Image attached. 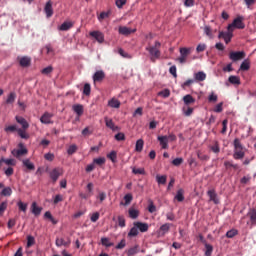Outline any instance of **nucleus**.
<instances>
[{
  "mask_svg": "<svg viewBox=\"0 0 256 256\" xmlns=\"http://www.w3.org/2000/svg\"><path fill=\"white\" fill-rule=\"evenodd\" d=\"M92 79L94 83H101V81L105 79V72H103L102 70L96 71Z\"/></svg>",
  "mask_w": 256,
  "mask_h": 256,
  "instance_id": "ddd939ff",
  "label": "nucleus"
},
{
  "mask_svg": "<svg viewBox=\"0 0 256 256\" xmlns=\"http://www.w3.org/2000/svg\"><path fill=\"white\" fill-rule=\"evenodd\" d=\"M159 49H161V42L159 41H156L154 46L146 47V51H148L152 63H155V61L161 57V50Z\"/></svg>",
  "mask_w": 256,
  "mask_h": 256,
  "instance_id": "f257e3e1",
  "label": "nucleus"
},
{
  "mask_svg": "<svg viewBox=\"0 0 256 256\" xmlns=\"http://www.w3.org/2000/svg\"><path fill=\"white\" fill-rule=\"evenodd\" d=\"M116 141H125V134L124 133H118L115 135Z\"/></svg>",
  "mask_w": 256,
  "mask_h": 256,
  "instance_id": "338daca9",
  "label": "nucleus"
},
{
  "mask_svg": "<svg viewBox=\"0 0 256 256\" xmlns=\"http://www.w3.org/2000/svg\"><path fill=\"white\" fill-rule=\"evenodd\" d=\"M16 121L17 123H19V125H22V129H24V131L26 129H29V123L27 122V120H25V118L21 116H16Z\"/></svg>",
  "mask_w": 256,
  "mask_h": 256,
  "instance_id": "5701e85b",
  "label": "nucleus"
},
{
  "mask_svg": "<svg viewBox=\"0 0 256 256\" xmlns=\"http://www.w3.org/2000/svg\"><path fill=\"white\" fill-rule=\"evenodd\" d=\"M90 37H93L94 39H96L98 43H103V41H105V35H103V33L100 31L90 32Z\"/></svg>",
  "mask_w": 256,
  "mask_h": 256,
  "instance_id": "9b49d317",
  "label": "nucleus"
},
{
  "mask_svg": "<svg viewBox=\"0 0 256 256\" xmlns=\"http://www.w3.org/2000/svg\"><path fill=\"white\" fill-rule=\"evenodd\" d=\"M23 166L27 167L29 171H35V164L31 163V160L25 159L22 161Z\"/></svg>",
  "mask_w": 256,
  "mask_h": 256,
  "instance_id": "c756f323",
  "label": "nucleus"
},
{
  "mask_svg": "<svg viewBox=\"0 0 256 256\" xmlns=\"http://www.w3.org/2000/svg\"><path fill=\"white\" fill-rule=\"evenodd\" d=\"M217 99H219V97L217 96V94H215V92H211L208 96L209 103H217Z\"/></svg>",
  "mask_w": 256,
  "mask_h": 256,
  "instance_id": "de8ad7c7",
  "label": "nucleus"
},
{
  "mask_svg": "<svg viewBox=\"0 0 256 256\" xmlns=\"http://www.w3.org/2000/svg\"><path fill=\"white\" fill-rule=\"evenodd\" d=\"M44 13H46V17H53V2L48 1L44 7Z\"/></svg>",
  "mask_w": 256,
  "mask_h": 256,
  "instance_id": "4468645a",
  "label": "nucleus"
},
{
  "mask_svg": "<svg viewBox=\"0 0 256 256\" xmlns=\"http://www.w3.org/2000/svg\"><path fill=\"white\" fill-rule=\"evenodd\" d=\"M20 67H31V57L23 56L18 57Z\"/></svg>",
  "mask_w": 256,
  "mask_h": 256,
  "instance_id": "9d476101",
  "label": "nucleus"
},
{
  "mask_svg": "<svg viewBox=\"0 0 256 256\" xmlns=\"http://www.w3.org/2000/svg\"><path fill=\"white\" fill-rule=\"evenodd\" d=\"M73 27V22H64L60 26V31H69Z\"/></svg>",
  "mask_w": 256,
  "mask_h": 256,
  "instance_id": "c9c22d12",
  "label": "nucleus"
},
{
  "mask_svg": "<svg viewBox=\"0 0 256 256\" xmlns=\"http://www.w3.org/2000/svg\"><path fill=\"white\" fill-rule=\"evenodd\" d=\"M132 173H134V175H145V169L144 168H133Z\"/></svg>",
  "mask_w": 256,
  "mask_h": 256,
  "instance_id": "4d7b16f0",
  "label": "nucleus"
},
{
  "mask_svg": "<svg viewBox=\"0 0 256 256\" xmlns=\"http://www.w3.org/2000/svg\"><path fill=\"white\" fill-rule=\"evenodd\" d=\"M110 15H111V12H102L98 16V20L103 21V19H107V17H109Z\"/></svg>",
  "mask_w": 256,
  "mask_h": 256,
  "instance_id": "69168bd1",
  "label": "nucleus"
},
{
  "mask_svg": "<svg viewBox=\"0 0 256 256\" xmlns=\"http://www.w3.org/2000/svg\"><path fill=\"white\" fill-rule=\"evenodd\" d=\"M136 32H137V29H131V28L126 27V26H120L118 28L119 35H125L126 37L131 35L132 33H136Z\"/></svg>",
  "mask_w": 256,
  "mask_h": 256,
  "instance_id": "6e6552de",
  "label": "nucleus"
},
{
  "mask_svg": "<svg viewBox=\"0 0 256 256\" xmlns=\"http://www.w3.org/2000/svg\"><path fill=\"white\" fill-rule=\"evenodd\" d=\"M108 159L112 161V163H117V152L112 151L109 154H107Z\"/></svg>",
  "mask_w": 256,
  "mask_h": 256,
  "instance_id": "09e8293b",
  "label": "nucleus"
},
{
  "mask_svg": "<svg viewBox=\"0 0 256 256\" xmlns=\"http://www.w3.org/2000/svg\"><path fill=\"white\" fill-rule=\"evenodd\" d=\"M249 69H251V60L247 58L241 63L239 71H249Z\"/></svg>",
  "mask_w": 256,
  "mask_h": 256,
  "instance_id": "6ab92c4d",
  "label": "nucleus"
},
{
  "mask_svg": "<svg viewBox=\"0 0 256 256\" xmlns=\"http://www.w3.org/2000/svg\"><path fill=\"white\" fill-rule=\"evenodd\" d=\"M228 123H229V121L227 119L222 121V130H221L222 135H225L227 133V124Z\"/></svg>",
  "mask_w": 256,
  "mask_h": 256,
  "instance_id": "e2e57ef3",
  "label": "nucleus"
},
{
  "mask_svg": "<svg viewBox=\"0 0 256 256\" xmlns=\"http://www.w3.org/2000/svg\"><path fill=\"white\" fill-rule=\"evenodd\" d=\"M104 121L108 129H111V131H119V126H116L112 119L105 117Z\"/></svg>",
  "mask_w": 256,
  "mask_h": 256,
  "instance_id": "f3484780",
  "label": "nucleus"
},
{
  "mask_svg": "<svg viewBox=\"0 0 256 256\" xmlns=\"http://www.w3.org/2000/svg\"><path fill=\"white\" fill-rule=\"evenodd\" d=\"M56 247H69L71 245V238L67 237L66 240L64 238H56Z\"/></svg>",
  "mask_w": 256,
  "mask_h": 256,
  "instance_id": "1a4fd4ad",
  "label": "nucleus"
},
{
  "mask_svg": "<svg viewBox=\"0 0 256 256\" xmlns=\"http://www.w3.org/2000/svg\"><path fill=\"white\" fill-rule=\"evenodd\" d=\"M204 33L209 37L210 39H213V30L211 29V26H205L204 27Z\"/></svg>",
  "mask_w": 256,
  "mask_h": 256,
  "instance_id": "8fccbe9b",
  "label": "nucleus"
},
{
  "mask_svg": "<svg viewBox=\"0 0 256 256\" xmlns=\"http://www.w3.org/2000/svg\"><path fill=\"white\" fill-rule=\"evenodd\" d=\"M18 147L20 149H14L11 152L13 157H16V159H19V157H23V155H27L28 153L27 148H25V145L23 143H19Z\"/></svg>",
  "mask_w": 256,
  "mask_h": 256,
  "instance_id": "20e7f679",
  "label": "nucleus"
},
{
  "mask_svg": "<svg viewBox=\"0 0 256 256\" xmlns=\"http://www.w3.org/2000/svg\"><path fill=\"white\" fill-rule=\"evenodd\" d=\"M17 206L20 211H23V213L27 212V204L23 203L22 201H19L17 203Z\"/></svg>",
  "mask_w": 256,
  "mask_h": 256,
  "instance_id": "5fc2aeb1",
  "label": "nucleus"
},
{
  "mask_svg": "<svg viewBox=\"0 0 256 256\" xmlns=\"http://www.w3.org/2000/svg\"><path fill=\"white\" fill-rule=\"evenodd\" d=\"M83 95H86L87 97L88 95H91V84L89 83L84 84Z\"/></svg>",
  "mask_w": 256,
  "mask_h": 256,
  "instance_id": "a18cd8bd",
  "label": "nucleus"
},
{
  "mask_svg": "<svg viewBox=\"0 0 256 256\" xmlns=\"http://www.w3.org/2000/svg\"><path fill=\"white\" fill-rule=\"evenodd\" d=\"M228 81L232 85H241V79L238 76H230Z\"/></svg>",
  "mask_w": 256,
  "mask_h": 256,
  "instance_id": "f704fd0d",
  "label": "nucleus"
},
{
  "mask_svg": "<svg viewBox=\"0 0 256 256\" xmlns=\"http://www.w3.org/2000/svg\"><path fill=\"white\" fill-rule=\"evenodd\" d=\"M189 55H191V48H180L179 63H187V57H189Z\"/></svg>",
  "mask_w": 256,
  "mask_h": 256,
  "instance_id": "39448f33",
  "label": "nucleus"
},
{
  "mask_svg": "<svg viewBox=\"0 0 256 256\" xmlns=\"http://www.w3.org/2000/svg\"><path fill=\"white\" fill-rule=\"evenodd\" d=\"M138 235H139V229L136 226L132 227L128 232V237H137Z\"/></svg>",
  "mask_w": 256,
  "mask_h": 256,
  "instance_id": "a19ab883",
  "label": "nucleus"
},
{
  "mask_svg": "<svg viewBox=\"0 0 256 256\" xmlns=\"http://www.w3.org/2000/svg\"><path fill=\"white\" fill-rule=\"evenodd\" d=\"M213 153H220L221 148L219 147V142H215L214 145L210 146Z\"/></svg>",
  "mask_w": 256,
  "mask_h": 256,
  "instance_id": "864d4df0",
  "label": "nucleus"
},
{
  "mask_svg": "<svg viewBox=\"0 0 256 256\" xmlns=\"http://www.w3.org/2000/svg\"><path fill=\"white\" fill-rule=\"evenodd\" d=\"M101 244L104 246V247H113V242H111V240H109V238L107 237H103L101 238Z\"/></svg>",
  "mask_w": 256,
  "mask_h": 256,
  "instance_id": "e433bc0d",
  "label": "nucleus"
},
{
  "mask_svg": "<svg viewBox=\"0 0 256 256\" xmlns=\"http://www.w3.org/2000/svg\"><path fill=\"white\" fill-rule=\"evenodd\" d=\"M246 56L244 51L230 52L229 59L231 61H241Z\"/></svg>",
  "mask_w": 256,
  "mask_h": 256,
  "instance_id": "0eeeda50",
  "label": "nucleus"
},
{
  "mask_svg": "<svg viewBox=\"0 0 256 256\" xmlns=\"http://www.w3.org/2000/svg\"><path fill=\"white\" fill-rule=\"evenodd\" d=\"M31 211H32L33 215L38 217V215H41V211H43V208L37 206V202H33L31 205Z\"/></svg>",
  "mask_w": 256,
  "mask_h": 256,
  "instance_id": "aec40b11",
  "label": "nucleus"
},
{
  "mask_svg": "<svg viewBox=\"0 0 256 256\" xmlns=\"http://www.w3.org/2000/svg\"><path fill=\"white\" fill-rule=\"evenodd\" d=\"M12 194H13V190L11 189V187H6L1 192V195L3 197H11Z\"/></svg>",
  "mask_w": 256,
  "mask_h": 256,
  "instance_id": "ea45409f",
  "label": "nucleus"
},
{
  "mask_svg": "<svg viewBox=\"0 0 256 256\" xmlns=\"http://www.w3.org/2000/svg\"><path fill=\"white\" fill-rule=\"evenodd\" d=\"M42 75H49L50 73H53V66H48L46 68H43L41 70Z\"/></svg>",
  "mask_w": 256,
  "mask_h": 256,
  "instance_id": "bf43d9fd",
  "label": "nucleus"
},
{
  "mask_svg": "<svg viewBox=\"0 0 256 256\" xmlns=\"http://www.w3.org/2000/svg\"><path fill=\"white\" fill-rule=\"evenodd\" d=\"M185 191L183 189H179L176 193L175 199L179 201V203L185 201V196H184Z\"/></svg>",
  "mask_w": 256,
  "mask_h": 256,
  "instance_id": "7c9ffc66",
  "label": "nucleus"
},
{
  "mask_svg": "<svg viewBox=\"0 0 256 256\" xmlns=\"http://www.w3.org/2000/svg\"><path fill=\"white\" fill-rule=\"evenodd\" d=\"M17 99V93L11 92L7 99H6V104L7 105H13L15 103V100Z\"/></svg>",
  "mask_w": 256,
  "mask_h": 256,
  "instance_id": "bb28decb",
  "label": "nucleus"
},
{
  "mask_svg": "<svg viewBox=\"0 0 256 256\" xmlns=\"http://www.w3.org/2000/svg\"><path fill=\"white\" fill-rule=\"evenodd\" d=\"M207 195L210 197V201H213V203L216 205L219 203V199H217V193H215V190H209Z\"/></svg>",
  "mask_w": 256,
  "mask_h": 256,
  "instance_id": "cd10ccee",
  "label": "nucleus"
},
{
  "mask_svg": "<svg viewBox=\"0 0 256 256\" xmlns=\"http://www.w3.org/2000/svg\"><path fill=\"white\" fill-rule=\"evenodd\" d=\"M128 213L131 219H137V217H139V211L136 209L131 208L129 209Z\"/></svg>",
  "mask_w": 256,
  "mask_h": 256,
  "instance_id": "37998d69",
  "label": "nucleus"
},
{
  "mask_svg": "<svg viewBox=\"0 0 256 256\" xmlns=\"http://www.w3.org/2000/svg\"><path fill=\"white\" fill-rule=\"evenodd\" d=\"M61 175H63V169L54 168L50 172V179H52L53 183H57V180L59 179V177H61Z\"/></svg>",
  "mask_w": 256,
  "mask_h": 256,
  "instance_id": "423d86ee",
  "label": "nucleus"
},
{
  "mask_svg": "<svg viewBox=\"0 0 256 256\" xmlns=\"http://www.w3.org/2000/svg\"><path fill=\"white\" fill-rule=\"evenodd\" d=\"M144 145H145V142L143 141V139L137 140L136 146H135V151H137V153H141V151H143Z\"/></svg>",
  "mask_w": 256,
  "mask_h": 256,
  "instance_id": "473e14b6",
  "label": "nucleus"
},
{
  "mask_svg": "<svg viewBox=\"0 0 256 256\" xmlns=\"http://www.w3.org/2000/svg\"><path fill=\"white\" fill-rule=\"evenodd\" d=\"M245 27V23H243V17L238 16L233 20L231 24L228 25V31H235V29H243Z\"/></svg>",
  "mask_w": 256,
  "mask_h": 256,
  "instance_id": "7ed1b4c3",
  "label": "nucleus"
},
{
  "mask_svg": "<svg viewBox=\"0 0 256 256\" xmlns=\"http://www.w3.org/2000/svg\"><path fill=\"white\" fill-rule=\"evenodd\" d=\"M234 154L233 158L237 161L239 159H243L245 157V147L241 144V140L239 138L234 139Z\"/></svg>",
  "mask_w": 256,
  "mask_h": 256,
  "instance_id": "f03ea898",
  "label": "nucleus"
},
{
  "mask_svg": "<svg viewBox=\"0 0 256 256\" xmlns=\"http://www.w3.org/2000/svg\"><path fill=\"white\" fill-rule=\"evenodd\" d=\"M160 97H164V99H167L171 95V91L169 89H164L158 93Z\"/></svg>",
  "mask_w": 256,
  "mask_h": 256,
  "instance_id": "3c124183",
  "label": "nucleus"
},
{
  "mask_svg": "<svg viewBox=\"0 0 256 256\" xmlns=\"http://www.w3.org/2000/svg\"><path fill=\"white\" fill-rule=\"evenodd\" d=\"M3 163H5V165H9L10 167H15V165H17V161H15V159L13 158H10V159L1 158L0 167L1 165H3Z\"/></svg>",
  "mask_w": 256,
  "mask_h": 256,
  "instance_id": "4be33fe9",
  "label": "nucleus"
},
{
  "mask_svg": "<svg viewBox=\"0 0 256 256\" xmlns=\"http://www.w3.org/2000/svg\"><path fill=\"white\" fill-rule=\"evenodd\" d=\"M72 109H73L74 113H76V115L78 117H81V115H83V111H84L83 105L75 104V105L72 106Z\"/></svg>",
  "mask_w": 256,
  "mask_h": 256,
  "instance_id": "393cba45",
  "label": "nucleus"
},
{
  "mask_svg": "<svg viewBox=\"0 0 256 256\" xmlns=\"http://www.w3.org/2000/svg\"><path fill=\"white\" fill-rule=\"evenodd\" d=\"M17 133L19 135V137H21V139H29V135L27 133H25V130L23 129H18Z\"/></svg>",
  "mask_w": 256,
  "mask_h": 256,
  "instance_id": "6e6d98bb",
  "label": "nucleus"
},
{
  "mask_svg": "<svg viewBox=\"0 0 256 256\" xmlns=\"http://www.w3.org/2000/svg\"><path fill=\"white\" fill-rule=\"evenodd\" d=\"M183 102L185 105H193L195 103V98L191 94H187L183 97Z\"/></svg>",
  "mask_w": 256,
  "mask_h": 256,
  "instance_id": "c85d7f7f",
  "label": "nucleus"
},
{
  "mask_svg": "<svg viewBox=\"0 0 256 256\" xmlns=\"http://www.w3.org/2000/svg\"><path fill=\"white\" fill-rule=\"evenodd\" d=\"M231 39H233V30H228L224 36V41L226 44H228L231 43Z\"/></svg>",
  "mask_w": 256,
  "mask_h": 256,
  "instance_id": "4c0bfd02",
  "label": "nucleus"
},
{
  "mask_svg": "<svg viewBox=\"0 0 256 256\" xmlns=\"http://www.w3.org/2000/svg\"><path fill=\"white\" fill-rule=\"evenodd\" d=\"M127 246V241L125 239H122L120 243H118L115 247V249H125Z\"/></svg>",
  "mask_w": 256,
  "mask_h": 256,
  "instance_id": "680f3d73",
  "label": "nucleus"
},
{
  "mask_svg": "<svg viewBox=\"0 0 256 256\" xmlns=\"http://www.w3.org/2000/svg\"><path fill=\"white\" fill-rule=\"evenodd\" d=\"M118 225L119 227H125V217L118 216Z\"/></svg>",
  "mask_w": 256,
  "mask_h": 256,
  "instance_id": "774afa93",
  "label": "nucleus"
},
{
  "mask_svg": "<svg viewBox=\"0 0 256 256\" xmlns=\"http://www.w3.org/2000/svg\"><path fill=\"white\" fill-rule=\"evenodd\" d=\"M157 140L159 141L160 146L162 147V149H169V137H167V135L158 136Z\"/></svg>",
  "mask_w": 256,
  "mask_h": 256,
  "instance_id": "f8f14e48",
  "label": "nucleus"
},
{
  "mask_svg": "<svg viewBox=\"0 0 256 256\" xmlns=\"http://www.w3.org/2000/svg\"><path fill=\"white\" fill-rule=\"evenodd\" d=\"M124 201H125V203L123 204V202H121V205H130L131 202L133 201V195H131V194H126V195L124 196Z\"/></svg>",
  "mask_w": 256,
  "mask_h": 256,
  "instance_id": "49530a36",
  "label": "nucleus"
},
{
  "mask_svg": "<svg viewBox=\"0 0 256 256\" xmlns=\"http://www.w3.org/2000/svg\"><path fill=\"white\" fill-rule=\"evenodd\" d=\"M134 227H137L141 233H147L149 231V224L143 222H135Z\"/></svg>",
  "mask_w": 256,
  "mask_h": 256,
  "instance_id": "dca6fc26",
  "label": "nucleus"
},
{
  "mask_svg": "<svg viewBox=\"0 0 256 256\" xmlns=\"http://www.w3.org/2000/svg\"><path fill=\"white\" fill-rule=\"evenodd\" d=\"M238 231L235 230V229H232V230H229L227 233H226V237L228 239H233V237H235V235H237Z\"/></svg>",
  "mask_w": 256,
  "mask_h": 256,
  "instance_id": "052dcab7",
  "label": "nucleus"
},
{
  "mask_svg": "<svg viewBox=\"0 0 256 256\" xmlns=\"http://www.w3.org/2000/svg\"><path fill=\"white\" fill-rule=\"evenodd\" d=\"M204 247H205V256L213 255V245L206 242V244H204Z\"/></svg>",
  "mask_w": 256,
  "mask_h": 256,
  "instance_id": "72a5a7b5",
  "label": "nucleus"
},
{
  "mask_svg": "<svg viewBox=\"0 0 256 256\" xmlns=\"http://www.w3.org/2000/svg\"><path fill=\"white\" fill-rule=\"evenodd\" d=\"M33 245H35V237L27 236V247H33Z\"/></svg>",
  "mask_w": 256,
  "mask_h": 256,
  "instance_id": "13d9d810",
  "label": "nucleus"
},
{
  "mask_svg": "<svg viewBox=\"0 0 256 256\" xmlns=\"http://www.w3.org/2000/svg\"><path fill=\"white\" fill-rule=\"evenodd\" d=\"M247 216L250 219V225L251 227H255L256 225V209H250L249 212L247 213Z\"/></svg>",
  "mask_w": 256,
  "mask_h": 256,
  "instance_id": "2eb2a0df",
  "label": "nucleus"
},
{
  "mask_svg": "<svg viewBox=\"0 0 256 256\" xmlns=\"http://www.w3.org/2000/svg\"><path fill=\"white\" fill-rule=\"evenodd\" d=\"M197 157L200 161H209L210 159L209 155L203 154L200 150L197 151Z\"/></svg>",
  "mask_w": 256,
  "mask_h": 256,
  "instance_id": "79ce46f5",
  "label": "nucleus"
},
{
  "mask_svg": "<svg viewBox=\"0 0 256 256\" xmlns=\"http://www.w3.org/2000/svg\"><path fill=\"white\" fill-rule=\"evenodd\" d=\"M127 256L137 255L139 253V245H135L126 251Z\"/></svg>",
  "mask_w": 256,
  "mask_h": 256,
  "instance_id": "2f4dec72",
  "label": "nucleus"
},
{
  "mask_svg": "<svg viewBox=\"0 0 256 256\" xmlns=\"http://www.w3.org/2000/svg\"><path fill=\"white\" fill-rule=\"evenodd\" d=\"M171 229V224L165 223L163 224L159 229V235H165L166 233H169V230Z\"/></svg>",
  "mask_w": 256,
  "mask_h": 256,
  "instance_id": "a878e982",
  "label": "nucleus"
},
{
  "mask_svg": "<svg viewBox=\"0 0 256 256\" xmlns=\"http://www.w3.org/2000/svg\"><path fill=\"white\" fill-rule=\"evenodd\" d=\"M205 79H207V74H205V72L203 71H199L197 73L194 74V81H205Z\"/></svg>",
  "mask_w": 256,
  "mask_h": 256,
  "instance_id": "b1692460",
  "label": "nucleus"
},
{
  "mask_svg": "<svg viewBox=\"0 0 256 256\" xmlns=\"http://www.w3.org/2000/svg\"><path fill=\"white\" fill-rule=\"evenodd\" d=\"M193 83H195V80L193 79H188L186 80L182 85V89H187V87H191L193 85Z\"/></svg>",
  "mask_w": 256,
  "mask_h": 256,
  "instance_id": "603ef678",
  "label": "nucleus"
},
{
  "mask_svg": "<svg viewBox=\"0 0 256 256\" xmlns=\"http://www.w3.org/2000/svg\"><path fill=\"white\" fill-rule=\"evenodd\" d=\"M77 149H78V147H77L76 144L70 145V146L68 147V149H67L68 155H73V154L77 153Z\"/></svg>",
  "mask_w": 256,
  "mask_h": 256,
  "instance_id": "c03bdc74",
  "label": "nucleus"
},
{
  "mask_svg": "<svg viewBox=\"0 0 256 256\" xmlns=\"http://www.w3.org/2000/svg\"><path fill=\"white\" fill-rule=\"evenodd\" d=\"M108 106L112 109H119L121 107V102L117 98H112L108 101Z\"/></svg>",
  "mask_w": 256,
  "mask_h": 256,
  "instance_id": "412c9836",
  "label": "nucleus"
},
{
  "mask_svg": "<svg viewBox=\"0 0 256 256\" xmlns=\"http://www.w3.org/2000/svg\"><path fill=\"white\" fill-rule=\"evenodd\" d=\"M105 158L100 157V158H95L93 160V163H95L96 165H105Z\"/></svg>",
  "mask_w": 256,
  "mask_h": 256,
  "instance_id": "0e129e2a",
  "label": "nucleus"
},
{
  "mask_svg": "<svg viewBox=\"0 0 256 256\" xmlns=\"http://www.w3.org/2000/svg\"><path fill=\"white\" fill-rule=\"evenodd\" d=\"M156 181L158 183V185H165V183H167V176L165 175H157L156 176Z\"/></svg>",
  "mask_w": 256,
  "mask_h": 256,
  "instance_id": "58836bf2",
  "label": "nucleus"
},
{
  "mask_svg": "<svg viewBox=\"0 0 256 256\" xmlns=\"http://www.w3.org/2000/svg\"><path fill=\"white\" fill-rule=\"evenodd\" d=\"M53 117V114L46 112L42 115L40 118L41 123H44V125H49L51 123V118Z\"/></svg>",
  "mask_w": 256,
  "mask_h": 256,
  "instance_id": "a211bd4d",
  "label": "nucleus"
}]
</instances>
